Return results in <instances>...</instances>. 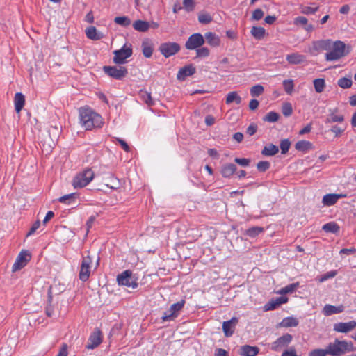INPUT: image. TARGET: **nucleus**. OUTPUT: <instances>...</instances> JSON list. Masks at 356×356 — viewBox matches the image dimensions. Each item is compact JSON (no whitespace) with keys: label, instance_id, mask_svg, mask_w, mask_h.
<instances>
[{"label":"nucleus","instance_id":"1","mask_svg":"<svg viewBox=\"0 0 356 356\" xmlns=\"http://www.w3.org/2000/svg\"><path fill=\"white\" fill-rule=\"evenodd\" d=\"M79 118L81 126L86 130L100 128L104 124L102 116L89 107L79 108Z\"/></svg>","mask_w":356,"mask_h":356},{"label":"nucleus","instance_id":"2","mask_svg":"<svg viewBox=\"0 0 356 356\" xmlns=\"http://www.w3.org/2000/svg\"><path fill=\"white\" fill-rule=\"evenodd\" d=\"M351 51V46L346 45L343 41L333 42L331 49L325 55L327 61H336L348 55Z\"/></svg>","mask_w":356,"mask_h":356},{"label":"nucleus","instance_id":"3","mask_svg":"<svg viewBox=\"0 0 356 356\" xmlns=\"http://www.w3.org/2000/svg\"><path fill=\"white\" fill-rule=\"evenodd\" d=\"M328 355L330 356H341L346 353L355 350V348L351 341L345 340H339L336 339L333 342L328 343L327 346Z\"/></svg>","mask_w":356,"mask_h":356},{"label":"nucleus","instance_id":"4","mask_svg":"<svg viewBox=\"0 0 356 356\" xmlns=\"http://www.w3.org/2000/svg\"><path fill=\"white\" fill-rule=\"evenodd\" d=\"M93 178V171L90 168H86L74 177L72 184L74 188H83L86 186Z\"/></svg>","mask_w":356,"mask_h":356},{"label":"nucleus","instance_id":"5","mask_svg":"<svg viewBox=\"0 0 356 356\" xmlns=\"http://www.w3.org/2000/svg\"><path fill=\"white\" fill-rule=\"evenodd\" d=\"M133 54L131 44L127 46L126 44L120 49L113 51V62L116 65H122L127 63V59Z\"/></svg>","mask_w":356,"mask_h":356},{"label":"nucleus","instance_id":"6","mask_svg":"<svg viewBox=\"0 0 356 356\" xmlns=\"http://www.w3.org/2000/svg\"><path fill=\"white\" fill-rule=\"evenodd\" d=\"M117 282L119 285L126 286L132 289L138 287L137 278L130 270H126L117 276Z\"/></svg>","mask_w":356,"mask_h":356},{"label":"nucleus","instance_id":"7","mask_svg":"<svg viewBox=\"0 0 356 356\" xmlns=\"http://www.w3.org/2000/svg\"><path fill=\"white\" fill-rule=\"evenodd\" d=\"M103 71L116 80L123 79L128 74L127 67L124 66H104Z\"/></svg>","mask_w":356,"mask_h":356},{"label":"nucleus","instance_id":"8","mask_svg":"<svg viewBox=\"0 0 356 356\" xmlns=\"http://www.w3.org/2000/svg\"><path fill=\"white\" fill-rule=\"evenodd\" d=\"M185 305V300H181L176 303L172 304L170 309L163 313L161 319L163 321H173L177 318L179 312L183 309Z\"/></svg>","mask_w":356,"mask_h":356},{"label":"nucleus","instance_id":"9","mask_svg":"<svg viewBox=\"0 0 356 356\" xmlns=\"http://www.w3.org/2000/svg\"><path fill=\"white\" fill-rule=\"evenodd\" d=\"M181 49L180 45L177 42H168L161 43L159 47L161 54L165 58H169L175 55Z\"/></svg>","mask_w":356,"mask_h":356},{"label":"nucleus","instance_id":"10","mask_svg":"<svg viewBox=\"0 0 356 356\" xmlns=\"http://www.w3.org/2000/svg\"><path fill=\"white\" fill-rule=\"evenodd\" d=\"M92 262V259L89 255L83 257L79 274L82 282H86L89 279Z\"/></svg>","mask_w":356,"mask_h":356},{"label":"nucleus","instance_id":"11","mask_svg":"<svg viewBox=\"0 0 356 356\" xmlns=\"http://www.w3.org/2000/svg\"><path fill=\"white\" fill-rule=\"evenodd\" d=\"M204 42L203 35L200 33H196L189 36L185 43V47L188 50H194L202 47Z\"/></svg>","mask_w":356,"mask_h":356},{"label":"nucleus","instance_id":"12","mask_svg":"<svg viewBox=\"0 0 356 356\" xmlns=\"http://www.w3.org/2000/svg\"><path fill=\"white\" fill-rule=\"evenodd\" d=\"M31 255L27 250H22L16 258L12 267L13 272H16L24 268L31 260Z\"/></svg>","mask_w":356,"mask_h":356},{"label":"nucleus","instance_id":"13","mask_svg":"<svg viewBox=\"0 0 356 356\" xmlns=\"http://www.w3.org/2000/svg\"><path fill=\"white\" fill-rule=\"evenodd\" d=\"M332 43L333 41L330 39L314 41L312 42V47L309 49V52L312 54H316L321 51H329L331 49Z\"/></svg>","mask_w":356,"mask_h":356},{"label":"nucleus","instance_id":"14","mask_svg":"<svg viewBox=\"0 0 356 356\" xmlns=\"http://www.w3.org/2000/svg\"><path fill=\"white\" fill-rule=\"evenodd\" d=\"M292 339L291 334L289 333L284 334L272 343L271 349L274 351H278L282 348L286 347L291 342Z\"/></svg>","mask_w":356,"mask_h":356},{"label":"nucleus","instance_id":"15","mask_svg":"<svg viewBox=\"0 0 356 356\" xmlns=\"http://www.w3.org/2000/svg\"><path fill=\"white\" fill-rule=\"evenodd\" d=\"M102 341V332L99 329L96 328L95 330L90 334L88 342L86 346V348L87 349H94L97 348Z\"/></svg>","mask_w":356,"mask_h":356},{"label":"nucleus","instance_id":"16","mask_svg":"<svg viewBox=\"0 0 356 356\" xmlns=\"http://www.w3.org/2000/svg\"><path fill=\"white\" fill-rule=\"evenodd\" d=\"M238 323V318L236 317H232L230 320L222 323V327L225 337H230L233 335Z\"/></svg>","mask_w":356,"mask_h":356},{"label":"nucleus","instance_id":"17","mask_svg":"<svg viewBox=\"0 0 356 356\" xmlns=\"http://www.w3.org/2000/svg\"><path fill=\"white\" fill-rule=\"evenodd\" d=\"M356 327V321H350L349 322H340L334 324L333 330L340 333H348Z\"/></svg>","mask_w":356,"mask_h":356},{"label":"nucleus","instance_id":"18","mask_svg":"<svg viewBox=\"0 0 356 356\" xmlns=\"http://www.w3.org/2000/svg\"><path fill=\"white\" fill-rule=\"evenodd\" d=\"M347 195L343 193H329L323 196L322 203L325 206L330 207L334 205L339 199L346 197Z\"/></svg>","mask_w":356,"mask_h":356},{"label":"nucleus","instance_id":"19","mask_svg":"<svg viewBox=\"0 0 356 356\" xmlns=\"http://www.w3.org/2000/svg\"><path fill=\"white\" fill-rule=\"evenodd\" d=\"M195 73V67L192 65H186L179 69L177 74L178 80L184 81L186 77L192 76Z\"/></svg>","mask_w":356,"mask_h":356},{"label":"nucleus","instance_id":"20","mask_svg":"<svg viewBox=\"0 0 356 356\" xmlns=\"http://www.w3.org/2000/svg\"><path fill=\"white\" fill-rule=\"evenodd\" d=\"M338 108L333 110L330 109V113L325 120L326 124L334 122H343L344 121V116L342 114H337Z\"/></svg>","mask_w":356,"mask_h":356},{"label":"nucleus","instance_id":"21","mask_svg":"<svg viewBox=\"0 0 356 356\" xmlns=\"http://www.w3.org/2000/svg\"><path fill=\"white\" fill-rule=\"evenodd\" d=\"M141 47L143 54L145 58H150L152 56L154 44L149 39H144L142 42Z\"/></svg>","mask_w":356,"mask_h":356},{"label":"nucleus","instance_id":"22","mask_svg":"<svg viewBox=\"0 0 356 356\" xmlns=\"http://www.w3.org/2000/svg\"><path fill=\"white\" fill-rule=\"evenodd\" d=\"M259 349L257 346L244 345L240 348L239 354L241 356H256L259 353Z\"/></svg>","mask_w":356,"mask_h":356},{"label":"nucleus","instance_id":"23","mask_svg":"<svg viewBox=\"0 0 356 356\" xmlns=\"http://www.w3.org/2000/svg\"><path fill=\"white\" fill-rule=\"evenodd\" d=\"M344 310V306L341 305L334 306L331 305H325L323 309V313L325 316H331L334 314H339Z\"/></svg>","mask_w":356,"mask_h":356},{"label":"nucleus","instance_id":"24","mask_svg":"<svg viewBox=\"0 0 356 356\" xmlns=\"http://www.w3.org/2000/svg\"><path fill=\"white\" fill-rule=\"evenodd\" d=\"M286 60L292 65H298L306 61V56L298 53H293L286 55Z\"/></svg>","mask_w":356,"mask_h":356},{"label":"nucleus","instance_id":"25","mask_svg":"<svg viewBox=\"0 0 356 356\" xmlns=\"http://www.w3.org/2000/svg\"><path fill=\"white\" fill-rule=\"evenodd\" d=\"M204 38L211 47H218L220 45V40L219 37L213 32L205 33Z\"/></svg>","mask_w":356,"mask_h":356},{"label":"nucleus","instance_id":"26","mask_svg":"<svg viewBox=\"0 0 356 356\" xmlns=\"http://www.w3.org/2000/svg\"><path fill=\"white\" fill-rule=\"evenodd\" d=\"M15 109L19 113L23 108L25 104V97L21 92H17L14 98Z\"/></svg>","mask_w":356,"mask_h":356},{"label":"nucleus","instance_id":"27","mask_svg":"<svg viewBox=\"0 0 356 356\" xmlns=\"http://www.w3.org/2000/svg\"><path fill=\"white\" fill-rule=\"evenodd\" d=\"M236 170V165L233 163H227L222 166L221 174L223 177H230Z\"/></svg>","mask_w":356,"mask_h":356},{"label":"nucleus","instance_id":"28","mask_svg":"<svg viewBox=\"0 0 356 356\" xmlns=\"http://www.w3.org/2000/svg\"><path fill=\"white\" fill-rule=\"evenodd\" d=\"M86 36L92 40H98L103 38V34L98 32L95 26H90L86 29Z\"/></svg>","mask_w":356,"mask_h":356},{"label":"nucleus","instance_id":"29","mask_svg":"<svg viewBox=\"0 0 356 356\" xmlns=\"http://www.w3.org/2000/svg\"><path fill=\"white\" fill-rule=\"evenodd\" d=\"M278 152L279 148L277 146L273 143H269L264 147L263 149L261 150V154L266 156H272L277 154Z\"/></svg>","mask_w":356,"mask_h":356},{"label":"nucleus","instance_id":"30","mask_svg":"<svg viewBox=\"0 0 356 356\" xmlns=\"http://www.w3.org/2000/svg\"><path fill=\"white\" fill-rule=\"evenodd\" d=\"M299 323L298 320L293 316L286 317L279 323V327H296Z\"/></svg>","mask_w":356,"mask_h":356},{"label":"nucleus","instance_id":"31","mask_svg":"<svg viewBox=\"0 0 356 356\" xmlns=\"http://www.w3.org/2000/svg\"><path fill=\"white\" fill-rule=\"evenodd\" d=\"M150 27V24L146 21L143 20H136L133 23V28L138 31L140 32H146L149 30Z\"/></svg>","mask_w":356,"mask_h":356},{"label":"nucleus","instance_id":"32","mask_svg":"<svg viewBox=\"0 0 356 356\" xmlns=\"http://www.w3.org/2000/svg\"><path fill=\"white\" fill-rule=\"evenodd\" d=\"M241 97L238 95L236 91H232L229 92L226 96L225 102L227 104H231L235 102L236 104L238 105L241 103Z\"/></svg>","mask_w":356,"mask_h":356},{"label":"nucleus","instance_id":"33","mask_svg":"<svg viewBox=\"0 0 356 356\" xmlns=\"http://www.w3.org/2000/svg\"><path fill=\"white\" fill-rule=\"evenodd\" d=\"M322 229L327 233L337 234L340 230V227L335 222H330L323 225Z\"/></svg>","mask_w":356,"mask_h":356},{"label":"nucleus","instance_id":"34","mask_svg":"<svg viewBox=\"0 0 356 356\" xmlns=\"http://www.w3.org/2000/svg\"><path fill=\"white\" fill-rule=\"evenodd\" d=\"M295 148L298 151L306 152L312 148V143L307 140H300L296 143Z\"/></svg>","mask_w":356,"mask_h":356},{"label":"nucleus","instance_id":"35","mask_svg":"<svg viewBox=\"0 0 356 356\" xmlns=\"http://www.w3.org/2000/svg\"><path fill=\"white\" fill-rule=\"evenodd\" d=\"M250 32L257 40L262 39L266 34V30L261 26H253Z\"/></svg>","mask_w":356,"mask_h":356},{"label":"nucleus","instance_id":"36","mask_svg":"<svg viewBox=\"0 0 356 356\" xmlns=\"http://www.w3.org/2000/svg\"><path fill=\"white\" fill-rule=\"evenodd\" d=\"M78 197V194L76 193H70L67 195H65L62 197H60L58 199V201L61 203L66 204H70L75 202L76 199Z\"/></svg>","mask_w":356,"mask_h":356},{"label":"nucleus","instance_id":"37","mask_svg":"<svg viewBox=\"0 0 356 356\" xmlns=\"http://www.w3.org/2000/svg\"><path fill=\"white\" fill-rule=\"evenodd\" d=\"M264 231V227L255 226L246 229L245 234L249 237L254 238L257 236L259 234L262 233Z\"/></svg>","mask_w":356,"mask_h":356},{"label":"nucleus","instance_id":"38","mask_svg":"<svg viewBox=\"0 0 356 356\" xmlns=\"http://www.w3.org/2000/svg\"><path fill=\"white\" fill-rule=\"evenodd\" d=\"M314 86L316 92H321L325 87V82L323 79H316L314 80Z\"/></svg>","mask_w":356,"mask_h":356},{"label":"nucleus","instance_id":"39","mask_svg":"<svg viewBox=\"0 0 356 356\" xmlns=\"http://www.w3.org/2000/svg\"><path fill=\"white\" fill-rule=\"evenodd\" d=\"M280 115L274 111H270L268 113L264 118L263 120L264 122H275L278 120Z\"/></svg>","mask_w":356,"mask_h":356},{"label":"nucleus","instance_id":"40","mask_svg":"<svg viewBox=\"0 0 356 356\" xmlns=\"http://www.w3.org/2000/svg\"><path fill=\"white\" fill-rule=\"evenodd\" d=\"M115 23L122 26H128L131 24V19L126 16L116 17L114 19Z\"/></svg>","mask_w":356,"mask_h":356},{"label":"nucleus","instance_id":"41","mask_svg":"<svg viewBox=\"0 0 356 356\" xmlns=\"http://www.w3.org/2000/svg\"><path fill=\"white\" fill-rule=\"evenodd\" d=\"M264 91V87L260 85L257 84L254 86H252L250 88V95L252 97H259L260 96Z\"/></svg>","mask_w":356,"mask_h":356},{"label":"nucleus","instance_id":"42","mask_svg":"<svg viewBox=\"0 0 356 356\" xmlns=\"http://www.w3.org/2000/svg\"><path fill=\"white\" fill-rule=\"evenodd\" d=\"M352 83V80L350 78L343 77L338 80V86L344 89L350 88Z\"/></svg>","mask_w":356,"mask_h":356},{"label":"nucleus","instance_id":"43","mask_svg":"<svg viewBox=\"0 0 356 356\" xmlns=\"http://www.w3.org/2000/svg\"><path fill=\"white\" fill-rule=\"evenodd\" d=\"M283 87L285 90V92L287 94L291 95L293 90L294 84L293 81L291 79H286L283 81Z\"/></svg>","mask_w":356,"mask_h":356},{"label":"nucleus","instance_id":"44","mask_svg":"<svg viewBox=\"0 0 356 356\" xmlns=\"http://www.w3.org/2000/svg\"><path fill=\"white\" fill-rule=\"evenodd\" d=\"M196 50V56L200 58H206L209 56L210 51L207 47H200Z\"/></svg>","mask_w":356,"mask_h":356},{"label":"nucleus","instance_id":"45","mask_svg":"<svg viewBox=\"0 0 356 356\" xmlns=\"http://www.w3.org/2000/svg\"><path fill=\"white\" fill-rule=\"evenodd\" d=\"M280 149H281V153L282 154H285L288 152L290 146H291V142L289 139H283L280 141Z\"/></svg>","mask_w":356,"mask_h":356},{"label":"nucleus","instance_id":"46","mask_svg":"<svg viewBox=\"0 0 356 356\" xmlns=\"http://www.w3.org/2000/svg\"><path fill=\"white\" fill-rule=\"evenodd\" d=\"M140 95L141 99L148 105L154 104V102L149 92L147 91H140Z\"/></svg>","mask_w":356,"mask_h":356},{"label":"nucleus","instance_id":"47","mask_svg":"<svg viewBox=\"0 0 356 356\" xmlns=\"http://www.w3.org/2000/svg\"><path fill=\"white\" fill-rule=\"evenodd\" d=\"M327 355H328L327 348L314 349L309 353V356H326Z\"/></svg>","mask_w":356,"mask_h":356},{"label":"nucleus","instance_id":"48","mask_svg":"<svg viewBox=\"0 0 356 356\" xmlns=\"http://www.w3.org/2000/svg\"><path fill=\"white\" fill-rule=\"evenodd\" d=\"M300 13L305 15H312L314 14L318 10V7H310V6H300Z\"/></svg>","mask_w":356,"mask_h":356},{"label":"nucleus","instance_id":"49","mask_svg":"<svg viewBox=\"0 0 356 356\" xmlns=\"http://www.w3.org/2000/svg\"><path fill=\"white\" fill-rule=\"evenodd\" d=\"M270 167V163L268 161H262L257 164V170L261 172H264L268 170Z\"/></svg>","mask_w":356,"mask_h":356},{"label":"nucleus","instance_id":"50","mask_svg":"<svg viewBox=\"0 0 356 356\" xmlns=\"http://www.w3.org/2000/svg\"><path fill=\"white\" fill-rule=\"evenodd\" d=\"M282 112L285 117L290 116L293 113V108L291 103H284L282 108Z\"/></svg>","mask_w":356,"mask_h":356},{"label":"nucleus","instance_id":"51","mask_svg":"<svg viewBox=\"0 0 356 356\" xmlns=\"http://www.w3.org/2000/svg\"><path fill=\"white\" fill-rule=\"evenodd\" d=\"M212 17L209 14H201L198 16V21L201 24H207L211 22Z\"/></svg>","mask_w":356,"mask_h":356},{"label":"nucleus","instance_id":"52","mask_svg":"<svg viewBox=\"0 0 356 356\" xmlns=\"http://www.w3.org/2000/svg\"><path fill=\"white\" fill-rule=\"evenodd\" d=\"M330 131L334 134L335 137H339L345 131V127L342 128L338 125L332 126Z\"/></svg>","mask_w":356,"mask_h":356},{"label":"nucleus","instance_id":"53","mask_svg":"<svg viewBox=\"0 0 356 356\" xmlns=\"http://www.w3.org/2000/svg\"><path fill=\"white\" fill-rule=\"evenodd\" d=\"M264 11L261 8H257L255 9L252 15V18L254 20H260L264 17Z\"/></svg>","mask_w":356,"mask_h":356},{"label":"nucleus","instance_id":"54","mask_svg":"<svg viewBox=\"0 0 356 356\" xmlns=\"http://www.w3.org/2000/svg\"><path fill=\"white\" fill-rule=\"evenodd\" d=\"M278 307L275 300H271L264 305L266 311L274 310Z\"/></svg>","mask_w":356,"mask_h":356},{"label":"nucleus","instance_id":"55","mask_svg":"<svg viewBox=\"0 0 356 356\" xmlns=\"http://www.w3.org/2000/svg\"><path fill=\"white\" fill-rule=\"evenodd\" d=\"M293 22L295 25H301L305 26V24L308 22V20L305 17L298 16L294 19Z\"/></svg>","mask_w":356,"mask_h":356},{"label":"nucleus","instance_id":"56","mask_svg":"<svg viewBox=\"0 0 356 356\" xmlns=\"http://www.w3.org/2000/svg\"><path fill=\"white\" fill-rule=\"evenodd\" d=\"M299 286L300 283L298 282L286 285L285 287L287 293H292L299 287Z\"/></svg>","mask_w":356,"mask_h":356},{"label":"nucleus","instance_id":"57","mask_svg":"<svg viewBox=\"0 0 356 356\" xmlns=\"http://www.w3.org/2000/svg\"><path fill=\"white\" fill-rule=\"evenodd\" d=\"M183 4L188 11H191L194 9L195 3L193 0H183Z\"/></svg>","mask_w":356,"mask_h":356},{"label":"nucleus","instance_id":"58","mask_svg":"<svg viewBox=\"0 0 356 356\" xmlns=\"http://www.w3.org/2000/svg\"><path fill=\"white\" fill-rule=\"evenodd\" d=\"M257 125L254 123L250 124L246 129V133L249 136H253L257 131Z\"/></svg>","mask_w":356,"mask_h":356},{"label":"nucleus","instance_id":"59","mask_svg":"<svg viewBox=\"0 0 356 356\" xmlns=\"http://www.w3.org/2000/svg\"><path fill=\"white\" fill-rule=\"evenodd\" d=\"M234 161L238 165L245 167L250 164V159L245 158H235Z\"/></svg>","mask_w":356,"mask_h":356},{"label":"nucleus","instance_id":"60","mask_svg":"<svg viewBox=\"0 0 356 356\" xmlns=\"http://www.w3.org/2000/svg\"><path fill=\"white\" fill-rule=\"evenodd\" d=\"M40 225V220H36L33 223V225L31 226L30 230L29 231V232L26 234V236L28 237V236L32 235L39 228Z\"/></svg>","mask_w":356,"mask_h":356},{"label":"nucleus","instance_id":"61","mask_svg":"<svg viewBox=\"0 0 356 356\" xmlns=\"http://www.w3.org/2000/svg\"><path fill=\"white\" fill-rule=\"evenodd\" d=\"M118 143L121 145L122 148L127 152H130L131 149L129 145L122 138H116Z\"/></svg>","mask_w":356,"mask_h":356},{"label":"nucleus","instance_id":"62","mask_svg":"<svg viewBox=\"0 0 356 356\" xmlns=\"http://www.w3.org/2000/svg\"><path fill=\"white\" fill-rule=\"evenodd\" d=\"M67 345L66 343H63L57 355V356H67Z\"/></svg>","mask_w":356,"mask_h":356},{"label":"nucleus","instance_id":"63","mask_svg":"<svg viewBox=\"0 0 356 356\" xmlns=\"http://www.w3.org/2000/svg\"><path fill=\"white\" fill-rule=\"evenodd\" d=\"M296 351L293 347L290 348L289 350H286L283 352L281 356H296Z\"/></svg>","mask_w":356,"mask_h":356},{"label":"nucleus","instance_id":"64","mask_svg":"<svg viewBox=\"0 0 356 356\" xmlns=\"http://www.w3.org/2000/svg\"><path fill=\"white\" fill-rule=\"evenodd\" d=\"M259 102L258 100L253 99L249 103V108L250 110H255L259 106Z\"/></svg>","mask_w":356,"mask_h":356}]
</instances>
